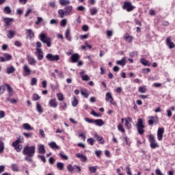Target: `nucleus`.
<instances>
[{
  "mask_svg": "<svg viewBox=\"0 0 175 175\" xmlns=\"http://www.w3.org/2000/svg\"><path fill=\"white\" fill-rule=\"evenodd\" d=\"M21 143H24V137L19 136V137L12 144V147L15 148L17 152H21V150H23V145Z\"/></svg>",
  "mask_w": 175,
  "mask_h": 175,
  "instance_id": "nucleus-1",
  "label": "nucleus"
},
{
  "mask_svg": "<svg viewBox=\"0 0 175 175\" xmlns=\"http://www.w3.org/2000/svg\"><path fill=\"white\" fill-rule=\"evenodd\" d=\"M35 146H26L23 150V155H27V157H33V155H35Z\"/></svg>",
  "mask_w": 175,
  "mask_h": 175,
  "instance_id": "nucleus-2",
  "label": "nucleus"
},
{
  "mask_svg": "<svg viewBox=\"0 0 175 175\" xmlns=\"http://www.w3.org/2000/svg\"><path fill=\"white\" fill-rule=\"evenodd\" d=\"M39 38L42 43L46 44L47 47H51V38L48 37L46 33H40Z\"/></svg>",
  "mask_w": 175,
  "mask_h": 175,
  "instance_id": "nucleus-3",
  "label": "nucleus"
},
{
  "mask_svg": "<svg viewBox=\"0 0 175 175\" xmlns=\"http://www.w3.org/2000/svg\"><path fill=\"white\" fill-rule=\"evenodd\" d=\"M137 131L139 135L144 133V124H143V119H138L137 123L136 124Z\"/></svg>",
  "mask_w": 175,
  "mask_h": 175,
  "instance_id": "nucleus-4",
  "label": "nucleus"
},
{
  "mask_svg": "<svg viewBox=\"0 0 175 175\" xmlns=\"http://www.w3.org/2000/svg\"><path fill=\"white\" fill-rule=\"evenodd\" d=\"M148 140L150 142V147L152 150L158 148V147H159V145L157 143L155 137H154L152 135H149Z\"/></svg>",
  "mask_w": 175,
  "mask_h": 175,
  "instance_id": "nucleus-5",
  "label": "nucleus"
},
{
  "mask_svg": "<svg viewBox=\"0 0 175 175\" xmlns=\"http://www.w3.org/2000/svg\"><path fill=\"white\" fill-rule=\"evenodd\" d=\"M123 9L127 12H132L135 9V6L132 5V3L129 1H125L124 3Z\"/></svg>",
  "mask_w": 175,
  "mask_h": 175,
  "instance_id": "nucleus-6",
  "label": "nucleus"
},
{
  "mask_svg": "<svg viewBox=\"0 0 175 175\" xmlns=\"http://www.w3.org/2000/svg\"><path fill=\"white\" fill-rule=\"evenodd\" d=\"M46 58L48 61H51L53 62H54V61H59V55H53L51 53H49L46 55Z\"/></svg>",
  "mask_w": 175,
  "mask_h": 175,
  "instance_id": "nucleus-7",
  "label": "nucleus"
},
{
  "mask_svg": "<svg viewBox=\"0 0 175 175\" xmlns=\"http://www.w3.org/2000/svg\"><path fill=\"white\" fill-rule=\"evenodd\" d=\"M105 100L106 102H109L111 105H116V102H114V99L113 98V96L111 93L107 92L105 95Z\"/></svg>",
  "mask_w": 175,
  "mask_h": 175,
  "instance_id": "nucleus-8",
  "label": "nucleus"
},
{
  "mask_svg": "<svg viewBox=\"0 0 175 175\" xmlns=\"http://www.w3.org/2000/svg\"><path fill=\"white\" fill-rule=\"evenodd\" d=\"M64 13L66 16H70L73 14V7L72 5H67L64 8Z\"/></svg>",
  "mask_w": 175,
  "mask_h": 175,
  "instance_id": "nucleus-9",
  "label": "nucleus"
},
{
  "mask_svg": "<svg viewBox=\"0 0 175 175\" xmlns=\"http://www.w3.org/2000/svg\"><path fill=\"white\" fill-rule=\"evenodd\" d=\"M35 55H36L39 61H42L43 59V51H42V49H36Z\"/></svg>",
  "mask_w": 175,
  "mask_h": 175,
  "instance_id": "nucleus-10",
  "label": "nucleus"
},
{
  "mask_svg": "<svg viewBox=\"0 0 175 175\" xmlns=\"http://www.w3.org/2000/svg\"><path fill=\"white\" fill-rule=\"evenodd\" d=\"M163 132H165L164 128H159L157 131V140L161 142L163 139Z\"/></svg>",
  "mask_w": 175,
  "mask_h": 175,
  "instance_id": "nucleus-11",
  "label": "nucleus"
},
{
  "mask_svg": "<svg viewBox=\"0 0 175 175\" xmlns=\"http://www.w3.org/2000/svg\"><path fill=\"white\" fill-rule=\"evenodd\" d=\"M27 33H26V36L27 39H29L31 40V39H33L35 38V33H33V31L31 29H26Z\"/></svg>",
  "mask_w": 175,
  "mask_h": 175,
  "instance_id": "nucleus-12",
  "label": "nucleus"
},
{
  "mask_svg": "<svg viewBox=\"0 0 175 175\" xmlns=\"http://www.w3.org/2000/svg\"><path fill=\"white\" fill-rule=\"evenodd\" d=\"M75 157L79 158L81 162H87V161H88L87 157L82 153H77Z\"/></svg>",
  "mask_w": 175,
  "mask_h": 175,
  "instance_id": "nucleus-13",
  "label": "nucleus"
},
{
  "mask_svg": "<svg viewBox=\"0 0 175 175\" xmlns=\"http://www.w3.org/2000/svg\"><path fill=\"white\" fill-rule=\"evenodd\" d=\"M166 44H167V46H168L169 49H174L175 48L174 42H172V38H170V37H167Z\"/></svg>",
  "mask_w": 175,
  "mask_h": 175,
  "instance_id": "nucleus-14",
  "label": "nucleus"
},
{
  "mask_svg": "<svg viewBox=\"0 0 175 175\" xmlns=\"http://www.w3.org/2000/svg\"><path fill=\"white\" fill-rule=\"evenodd\" d=\"M70 59L72 64H75V62H79V59H80V55H79V53H75L71 55Z\"/></svg>",
  "mask_w": 175,
  "mask_h": 175,
  "instance_id": "nucleus-15",
  "label": "nucleus"
},
{
  "mask_svg": "<svg viewBox=\"0 0 175 175\" xmlns=\"http://www.w3.org/2000/svg\"><path fill=\"white\" fill-rule=\"evenodd\" d=\"M149 118V125H152L153 124H157V122H158V116H150Z\"/></svg>",
  "mask_w": 175,
  "mask_h": 175,
  "instance_id": "nucleus-16",
  "label": "nucleus"
},
{
  "mask_svg": "<svg viewBox=\"0 0 175 175\" xmlns=\"http://www.w3.org/2000/svg\"><path fill=\"white\" fill-rule=\"evenodd\" d=\"M27 61L29 65H31L32 66H35V65H36L37 62L31 55H27Z\"/></svg>",
  "mask_w": 175,
  "mask_h": 175,
  "instance_id": "nucleus-17",
  "label": "nucleus"
},
{
  "mask_svg": "<svg viewBox=\"0 0 175 175\" xmlns=\"http://www.w3.org/2000/svg\"><path fill=\"white\" fill-rule=\"evenodd\" d=\"M38 154H46V149L44 148V145L43 144L38 145Z\"/></svg>",
  "mask_w": 175,
  "mask_h": 175,
  "instance_id": "nucleus-18",
  "label": "nucleus"
},
{
  "mask_svg": "<svg viewBox=\"0 0 175 175\" xmlns=\"http://www.w3.org/2000/svg\"><path fill=\"white\" fill-rule=\"evenodd\" d=\"M23 70L25 72L24 76H29V75H31V68H29V66L25 64L23 66Z\"/></svg>",
  "mask_w": 175,
  "mask_h": 175,
  "instance_id": "nucleus-19",
  "label": "nucleus"
},
{
  "mask_svg": "<svg viewBox=\"0 0 175 175\" xmlns=\"http://www.w3.org/2000/svg\"><path fill=\"white\" fill-rule=\"evenodd\" d=\"M49 105L51 107L57 108L58 103H57V100L55 98L51 99L49 102Z\"/></svg>",
  "mask_w": 175,
  "mask_h": 175,
  "instance_id": "nucleus-20",
  "label": "nucleus"
},
{
  "mask_svg": "<svg viewBox=\"0 0 175 175\" xmlns=\"http://www.w3.org/2000/svg\"><path fill=\"white\" fill-rule=\"evenodd\" d=\"M65 38L68 42H72V36H70V29H67L65 33Z\"/></svg>",
  "mask_w": 175,
  "mask_h": 175,
  "instance_id": "nucleus-21",
  "label": "nucleus"
},
{
  "mask_svg": "<svg viewBox=\"0 0 175 175\" xmlns=\"http://www.w3.org/2000/svg\"><path fill=\"white\" fill-rule=\"evenodd\" d=\"M116 64L117 65H120V66H125L126 65V58L122 57L121 60H118Z\"/></svg>",
  "mask_w": 175,
  "mask_h": 175,
  "instance_id": "nucleus-22",
  "label": "nucleus"
},
{
  "mask_svg": "<svg viewBox=\"0 0 175 175\" xmlns=\"http://www.w3.org/2000/svg\"><path fill=\"white\" fill-rule=\"evenodd\" d=\"M140 62L144 66H151V62L144 58H142Z\"/></svg>",
  "mask_w": 175,
  "mask_h": 175,
  "instance_id": "nucleus-23",
  "label": "nucleus"
},
{
  "mask_svg": "<svg viewBox=\"0 0 175 175\" xmlns=\"http://www.w3.org/2000/svg\"><path fill=\"white\" fill-rule=\"evenodd\" d=\"M49 147H51V148H52L53 150L55 149V150H59V148H61L59 146H58V145H57V144L55 142H50L49 144Z\"/></svg>",
  "mask_w": 175,
  "mask_h": 175,
  "instance_id": "nucleus-24",
  "label": "nucleus"
},
{
  "mask_svg": "<svg viewBox=\"0 0 175 175\" xmlns=\"http://www.w3.org/2000/svg\"><path fill=\"white\" fill-rule=\"evenodd\" d=\"M16 72V68L14 66H11L7 68L6 73L8 75H11V73H14Z\"/></svg>",
  "mask_w": 175,
  "mask_h": 175,
  "instance_id": "nucleus-25",
  "label": "nucleus"
},
{
  "mask_svg": "<svg viewBox=\"0 0 175 175\" xmlns=\"http://www.w3.org/2000/svg\"><path fill=\"white\" fill-rule=\"evenodd\" d=\"M90 14L91 16H95L98 14V12H99V10L96 8V7H94L90 9Z\"/></svg>",
  "mask_w": 175,
  "mask_h": 175,
  "instance_id": "nucleus-26",
  "label": "nucleus"
},
{
  "mask_svg": "<svg viewBox=\"0 0 175 175\" xmlns=\"http://www.w3.org/2000/svg\"><path fill=\"white\" fill-rule=\"evenodd\" d=\"M59 3L62 6H68V5H70V0H59Z\"/></svg>",
  "mask_w": 175,
  "mask_h": 175,
  "instance_id": "nucleus-27",
  "label": "nucleus"
},
{
  "mask_svg": "<svg viewBox=\"0 0 175 175\" xmlns=\"http://www.w3.org/2000/svg\"><path fill=\"white\" fill-rule=\"evenodd\" d=\"M23 127L25 131H33V127L31 126L28 123L23 124Z\"/></svg>",
  "mask_w": 175,
  "mask_h": 175,
  "instance_id": "nucleus-28",
  "label": "nucleus"
},
{
  "mask_svg": "<svg viewBox=\"0 0 175 175\" xmlns=\"http://www.w3.org/2000/svg\"><path fill=\"white\" fill-rule=\"evenodd\" d=\"M81 94L84 98H88L90 96V93H88V90L87 89H81Z\"/></svg>",
  "mask_w": 175,
  "mask_h": 175,
  "instance_id": "nucleus-29",
  "label": "nucleus"
},
{
  "mask_svg": "<svg viewBox=\"0 0 175 175\" xmlns=\"http://www.w3.org/2000/svg\"><path fill=\"white\" fill-rule=\"evenodd\" d=\"M2 139V137H0V154H2L5 151V143H3Z\"/></svg>",
  "mask_w": 175,
  "mask_h": 175,
  "instance_id": "nucleus-30",
  "label": "nucleus"
},
{
  "mask_svg": "<svg viewBox=\"0 0 175 175\" xmlns=\"http://www.w3.org/2000/svg\"><path fill=\"white\" fill-rule=\"evenodd\" d=\"M94 124H96L97 126H102L103 125H105V122L102 119L94 120Z\"/></svg>",
  "mask_w": 175,
  "mask_h": 175,
  "instance_id": "nucleus-31",
  "label": "nucleus"
},
{
  "mask_svg": "<svg viewBox=\"0 0 175 175\" xmlns=\"http://www.w3.org/2000/svg\"><path fill=\"white\" fill-rule=\"evenodd\" d=\"M94 139H96L97 142H100L101 144H103L104 141H103V137L99 136L98 134H95L94 136Z\"/></svg>",
  "mask_w": 175,
  "mask_h": 175,
  "instance_id": "nucleus-32",
  "label": "nucleus"
},
{
  "mask_svg": "<svg viewBox=\"0 0 175 175\" xmlns=\"http://www.w3.org/2000/svg\"><path fill=\"white\" fill-rule=\"evenodd\" d=\"M14 35H16V32H14V31L9 30L8 35H7V36L9 39H13Z\"/></svg>",
  "mask_w": 175,
  "mask_h": 175,
  "instance_id": "nucleus-33",
  "label": "nucleus"
},
{
  "mask_svg": "<svg viewBox=\"0 0 175 175\" xmlns=\"http://www.w3.org/2000/svg\"><path fill=\"white\" fill-rule=\"evenodd\" d=\"M12 21H13V18H4V23H6V25H8V27H9V25H12Z\"/></svg>",
  "mask_w": 175,
  "mask_h": 175,
  "instance_id": "nucleus-34",
  "label": "nucleus"
},
{
  "mask_svg": "<svg viewBox=\"0 0 175 175\" xmlns=\"http://www.w3.org/2000/svg\"><path fill=\"white\" fill-rule=\"evenodd\" d=\"M36 110L40 114H42L43 113V109L42 108V105L39 104V103H36Z\"/></svg>",
  "mask_w": 175,
  "mask_h": 175,
  "instance_id": "nucleus-35",
  "label": "nucleus"
},
{
  "mask_svg": "<svg viewBox=\"0 0 175 175\" xmlns=\"http://www.w3.org/2000/svg\"><path fill=\"white\" fill-rule=\"evenodd\" d=\"M3 12L5 13V14H12V8L9 6H6L3 9Z\"/></svg>",
  "mask_w": 175,
  "mask_h": 175,
  "instance_id": "nucleus-36",
  "label": "nucleus"
},
{
  "mask_svg": "<svg viewBox=\"0 0 175 175\" xmlns=\"http://www.w3.org/2000/svg\"><path fill=\"white\" fill-rule=\"evenodd\" d=\"M58 14H59L60 18H64V17H65V16H66L65 14V10H59Z\"/></svg>",
  "mask_w": 175,
  "mask_h": 175,
  "instance_id": "nucleus-37",
  "label": "nucleus"
},
{
  "mask_svg": "<svg viewBox=\"0 0 175 175\" xmlns=\"http://www.w3.org/2000/svg\"><path fill=\"white\" fill-rule=\"evenodd\" d=\"M126 40H127L129 42V43H131L132 42V40H133V37L129 36V34L126 33L125 36H124Z\"/></svg>",
  "mask_w": 175,
  "mask_h": 175,
  "instance_id": "nucleus-38",
  "label": "nucleus"
},
{
  "mask_svg": "<svg viewBox=\"0 0 175 175\" xmlns=\"http://www.w3.org/2000/svg\"><path fill=\"white\" fill-rule=\"evenodd\" d=\"M23 135L27 139H32L33 137V133H23Z\"/></svg>",
  "mask_w": 175,
  "mask_h": 175,
  "instance_id": "nucleus-39",
  "label": "nucleus"
},
{
  "mask_svg": "<svg viewBox=\"0 0 175 175\" xmlns=\"http://www.w3.org/2000/svg\"><path fill=\"white\" fill-rule=\"evenodd\" d=\"M56 166L57 167V169H59V170H64V163L62 162H57L56 164Z\"/></svg>",
  "mask_w": 175,
  "mask_h": 175,
  "instance_id": "nucleus-40",
  "label": "nucleus"
},
{
  "mask_svg": "<svg viewBox=\"0 0 175 175\" xmlns=\"http://www.w3.org/2000/svg\"><path fill=\"white\" fill-rule=\"evenodd\" d=\"M59 157L62 158V159H64L65 161H68L69 159V157L66 154H64L62 152L59 153Z\"/></svg>",
  "mask_w": 175,
  "mask_h": 175,
  "instance_id": "nucleus-41",
  "label": "nucleus"
},
{
  "mask_svg": "<svg viewBox=\"0 0 175 175\" xmlns=\"http://www.w3.org/2000/svg\"><path fill=\"white\" fill-rule=\"evenodd\" d=\"M81 79L83 80V81H90L91 78L90 77V76L85 75L81 76Z\"/></svg>",
  "mask_w": 175,
  "mask_h": 175,
  "instance_id": "nucleus-42",
  "label": "nucleus"
},
{
  "mask_svg": "<svg viewBox=\"0 0 175 175\" xmlns=\"http://www.w3.org/2000/svg\"><path fill=\"white\" fill-rule=\"evenodd\" d=\"M77 105H79V100H77V98H76V97H74L73 100L72 102V106H73V107H76Z\"/></svg>",
  "mask_w": 175,
  "mask_h": 175,
  "instance_id": "nucleus-43",
  "label": "nucleus"
},
{
  "mask_svg": "<svg viewBox=\"0 0 175 175\" xmlns=\"http://www.w3.org/2000/svg\"><path fill=\"white\" fill-rule=\"evenodd\" d=\"M96 169H98V166H92L89 167L90 173H96Z\"/></svg>",
  "mask_w": 175,
  "mask_h": 175,
  "instance_id": "nucleus-44",
  "label": "nucleus"
},
{
  "mask_svg": "<svg viewBox=\"0 0 175 175\" xmlns=\"http://www.w3.org/2000/svg\"><path fill=\"white\" fill-rule=\"evenodd\" d=\"M67 170H68V172H70V173H72L73 172V171L75 170V165H68V166H67Z\"/></svg>",
  "mask_w": 175,
  "mask_h": 175,
  "instance_id": "nucleus-45",
  "label": "nucleus"
},
{
  "mask_svg": "<svg viewBox=\"0 0 175 175\" xmlns=\"http://www.w3.org/2000/svg\"><path fill=\"white\" fill-rule=\"evenodd\" d=\"M66 24H68V20L66 19H62L61 21H60V25L61 27H66Z\"/></svg>",
  "mask_w": 175,
  "mask_h": 175,
  "instance_id": "nucleus-46",
  "label": "nucleus"
},
{
  "mask_svg": "<svg viewBox=\"0 0 175 175\" xmlns=\"http://www.w3.org/2000/svg\"><path fill=\"white\" fill-rule=\"evenodd\" d=\"M87 142L88 144H90V146H92L95 143V139H94V138H89L88 139Z\"/></svg>",
  "mask_w": 175,
  "mask_h": 175,
  "instance_id": "nucleus-47",
  "label": "nucleus"
},
{
  "mask_svg": "<svg viewBox=\"0 0 175 175\" xmlns=\"http://www.w3.org/2000/svg\"><path fill=\"white\" fill-rule=\"evenodd\" d=\"M118 129L122 133H124V132H125V129H124V126H122V124H118Z\"/></svg>",
  "mask_w": 175,
  "mask_h": 175,
  "instance_id": "nucleus-48",
  "label": "nucleus"
},
{
  "mask_svg": "<svg viewBox=\"0 0 175 175\" xmlns=\"http://www.w3.org/2000/svg\"><path fill=\"white\" fill-rule=\"evenodd\" d=\"M36 83H38V79L35 77L32 78L31 80V85H36Z\"/></svg>",
  "mask_w": 175,
  "mask_h": 175,
  "instance_id": "nucleus-49",
  "label": "nucleus"
},
{
  "mask_svg": "<svg viewBox=\"0 0 175 175\" xmlns=\"http://www.w3.org/2000/svg\"><path fill=\"white\" fill-rule=\"evenodd\" d=\"M57 99L58 100L62 101L64 100V94H61V93H58L57 94Z\"/></svg>",
  "mask_w": 175,
  "mask_h": 175,
  "instance_id": "nucleus-50",
  "label": "nucleus"
},
{
  "mask_svg": "<svg viewBox=\"0 0 175 175\" xmlns=\"http://www.w3.org/2000/svg\"><path fill=\"white\" fill-rule=\"evenodd\" d=\"M90 114H92V116H94V117H100V114L95 112L94 109L92 110V111L90 112Z\"/></svg>",
  "mask_w": 175,
  "mask_h": 175,
  "instance_id": "nucleus-51",
  "label": "nucleus"
},
{
  "mask_svg": "<svg viewBox=\"0 0 175 175\" xmlns=\"http://www.w3.org/2000/svg\"><path fill=\"white\" fill-rule=\"evenodd\" d=\"M125 126L126 129H131V128H132V124H131V122H125Z\"/></svg>",
  "mask_w": 175,
  "mask_h": 175,
  "instance_id": "nucleus-52",
  "label": "nucleus"
},
{
  "mask_svg": "<svg viewBox=\"0 0 175 175\" xmlns=\"http://www.w3.org/2000/svg\"><path fill=\"white\" fill-rule=\"evenodd\" d=\"M4 57H5V62L10 61V59H12V55L8 53L4 55Z\"/></svg>",
  "mask_w": 175,
  "mask_h": 175,
  "instance_id": "nucleus-53",
  "label": "nucleus"
},
{
  "mask_svg": "<svg viewBox=\"0 0 175 175\" xmlns=\"http://www.w3.org/2000/svg\"><path fill=\"white\" fill-rule=\"evenodd\" d=\"M6 88H5V86L2 85L0 86V95H2L3 94L5 93Z\"/></svg>",
  "mask_w": 175,
  "mask_h": 175,
  "instance_id": "nucleus-54",
  "label": "nucleus"
},
{
  "mask_svg": "<svg viewBox=\"0 0 175 175\" xmlns=\"http://www.w3.org/2000/svg\"><path fill=\"white\" fill-rule=\"evenodd\" d=\"M39 99H40V97L39 94H34L33 96V100H39Z\"/></svg>",
  "mask_w": 175,
  "mask_h": 175,
  "instance_id": "nucleus-55",
  "label": "nucleus"
},
{
  "mask_svg": "<svg viewBox=\"0 0 175 175\" xmlns=\"http://www.w3.org/2000/svg\"><path fill=\"white\" fill-rule=\"evenodd\" d=\"M94 154H95V155H96V157L98 158H99L100 157V155H102V150H96L94 152Z\"/></svg>",
  "mask_w": 175,
  "mask_h": 175,
  "instance_id": "nucleus-56",
  "label": "nucleus"
},
{
  "mask_svg": "<svg viewBox=\"0 0 175 175\" xmlns=\"http://www.w3.org/2000/svg\"><path fill=\"white\" fill-rule=\"evenodd\" d=\"M131 58H134V57H137V52H131L129 53Z\"/></svg>",
  "mask_w": 175,
  "mask_h": 175,
  "instance_id": "nucleus-57",
  "label": "nucleus"
},
{
  "mask_svg": "<svg viewBox=\"0 0 175 175\" xmlns=\"http://www.w3.org/2000/svg\"><path fill=\"white\" fill-rule=\"evenodd\" d=\"M42 21H43V18L41 17H38L37 21H36V25H39V24H40V23H42Z\"/></svg>",
  "mask_w": 175,
  "mask_h": 175,
  "instance_id": "nucleus-58",
  "label": "nucleus"
},
{
  "mask_svg": "<svg viewBox=\"0 0 175 175\" xmlns=\"http://www.w3.org/2000/svg\"><path fill=\"white\" fill-rule=\"evenodd\" d=\"M5 86L8 92H13V89L12 88V87H10V85H9L8 84H5Z\"/></svg>",
  "mask_w": 175,
  "mask_h": 175,
  "instance_id": "nucleus-59",
  "label": "nucleus"
},
{
  "mask_svg": "<svg viewBox=\"0 0 175 175\" xmlns=\"http://www.w3.org/2000/svg\"><path fill=\"white\" fill-rule=\"evenodd\" d=\"M138 91L139 92H141V94L146 93V89L143 87H139Z\"/></svg>",
  "mask_w": 175,
  "mask_h": 175,
  "instance_id": "nucleus-60",
  "label": "nucleus"
},
{
  "mask_svg": "<svg viewBox=\"0 0 175 175\" xmlns=\"http://www.w3.org/2000/svg\"><path fill=\"white\" fill-rule=\"evenodd\" d=\"M49 163L51 165H54V163H55V159L53 157H50L49 158Z\"/></svg>",
  "mask_w": 175,
  "mask_h": 175,
  "instance_id": "nucleus-61",
  "label": "nucleus"
},
{
  "mask_svg": "<svg viewBox=\"0 0 175 175\" xmlns=\"http://www.w3.org/2000/svg\"><path fill=\"white\" fill-rule=\"evenodd\" d=\"M82 29H83V31H84V32H87V31H88V29H90V27H88V25H85L82 27Z\"/></svg>",
  "mask_w": 175,
  "mask_h": 175,
  "instance_id": "nucleus-62",
  "label": "nucleus"
},
{
  "mask_svg": "<svg viewBox=\"0 0 175 175\" xmlns=\"http://www.w3.org/2000/svg\"><path fill=\"white\" fill-rule=\"evenodd\" d=\"M60 107H62V109L63 110H65L67 107V105H66V103H60Z\"/></svg>",
  "mask_w": 175,
  "mask_h": 175,
  "instance_id": "nucleus-63",
  "label": "nucleus"
},
{
  "mask_svg": "<svg viewBox=\"0 0 175 175\" xmlns=\"http://www.w3.org/2000/svg\"><path fill=\"white\" fill-rule=\"evenodd\" d=\"M42 47V42H36V49H40Z\"/></svg>",
  "mask_w": 175,
  "mask_h": 175,
  "instance_id": "nucleus-64",
  "label": "nucleus"
}]
</instances>
